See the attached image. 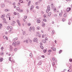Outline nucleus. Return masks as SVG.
I'll use <instances>...</instances> for the list:
<instances>
[{"label": "nucleus", "mask_w": 72, "mask_h": 72, "mask_svg": "<svg viewBox=\"0 0 72 72\" xmlns=\"http://www.w3.org/2000/svg\"><path fill=\"white\" fill-rule=\"evenodd\" d=\"M10 50H11V51H12V50H13V48H12L11 47H10Z\"/></svg>", "instance_id": "obj_40"}, {"label": "nucleus", "mask_w": 72, "mask_h": 72, "mask_svg": "<svg viewBox=\"0 0 72 72\" xmlns=\"http://www.w3.org/2000/svg\"><path fill=\"white\" fill-rule=\"evenodd\" d=\"M29 31H32V27L30 26L29 28Z\"/></svg>", "instance_id": "obj_16"}, {"label": "nucleus", "mask_w": 72, "mask_h": 72, "mask_svg": "<svg viewBox=\"0 0 72 72\" xmlns=\"http://www.w3.org/2000/svg\"><path fill=\"white\" fill-rule=\"evenodd\" d=\"M51 12H50L48 14V15L49 17H50V15H51Z\"/></svg>", "instance_id": "obj_15"}, {"label": "nucleus", "mask_w": 72, "mask_h": 72, "mask_svg": "<svg viewBox=\"0 0 72 72\" xmlns=\"http://www.w3.org/2000/svg\"><path fill=\"white\" fill-rule=\"evenodd\" d=\"M10 14L9 13H8L6 15V18H9V20H10Z\"/></svg>", "instance_id": "obj_3"}, {"label": "nucleus", "mask_w": 72, "mask_h": 72, "mask_svg": "<svg viewBox=\"0 0 72 72\" xmlns=\"http://www.w3.org/2000/svg\"><path fill=\"white\" fill-rule=\"evenodd\" d=\"M11 59H12L11 57H10L9 58V60L10 61H12V60Z\"/></svg>", "instance_id": "obj_33"}, {"label": "nucleus", "mask_w": 72, "mask_h": 72, "mask_svg": "<svg viewBox=\"0 0 72 72\" xmlns=\"http://www.w3.org/2000/svg\"><path fill=\"white\" fill-rule=\"evenodd\" d=\"M28 26H30L31 25V23H29L28 24Z\"/></svg>", "instance_id": "obj_43"}, {"label": "nucleus", "mask_w": 72, "mask_h": 72, "mask_svg": "<svg viewBox=\"0 0 72 72\" xmlns=\"http://www.w3.org/2000/svg\"><path fill=\"white\" fill-rule=\"evenodd\" d=\"M2 27H3V24H0V28H2Z\"/></svg>", "instance_id": "obj_20"}, {"label": "nucleus", "mask_w": 72, "mask_h": 72, "mask_svg": "<svg viewBox=\"0 0 72 72\" xmlns=\"http://www.w3.org/2000/svg\"><path fill=\"white\" fill-rule=\"evenodd\" d=\"M11 24L12 25V26H14V23H13L12 22L11 23Z\"/></svg>", "instance_id": "obj_47"}, {"label": "nucleus", "mask_w": 72, "mask_h": 72, "mask_svg": "<svg viewBox=\"0 0 72 72\" xmlns=\"http://www.w3.org/2000/svg\"><path fill=\"white\" fill-rule=\"evenodd\" d=\"M19 2L20 3H22V4H23L24 3V2H23L22 0H19Z\"/></svg>", "instance_id": "obj_19"}, {"label": "nucleus", "mask_w": 72, "mask_h": 72, "mask_svg": "<svg viewBox=\"0 0 72 72\" xmlns=\"http://www.w3.org/2000/svg\"><path fill=\"white\" fill-rule=\"evenodd\" d=\"M3 20L4 22H5V21H6V19H5V18H4Z\"/></svg>", "instance_id": "obj_49"}, {"label": "nucleus", "mask_w": 72, "mask_h": 72, "mask_svg": "<svg viewBox=\"0 0 72 72\" xmlns=\"http://www.w3.org/2000/svg\"><path fill=\"white\" fill-rule=\"evenodd\" d=\"M48 9L49 11H50V6H48Z\"/></svg>", "instance_id": "obj_12"}, {"label": "nucleus", "mask_w": 72, "mask_h": 72, "mask_svg": "<svg viewBox=\"0 0 72 72\" xmlns=\"http://www.w3.org/2000/svg\"><path fill=\"white\" fill-rule=\"evenodd\" d=\"M18 40V38H14V40L15 41V40Z\"/></svg>", "instance_id": "obj_27"}, {"label": "nucleus", "mask_w": 72, "mask_h": 72, "mask_svg": "<svg viewBox=\"0 0 72 72\" xmlns=\"http://www.w3.org/2000/svg\"><path fill=\"white\" fill-rule=\"evenodd\" d=\"M62 50H60L59 52V54H60V53H62Z\"/></svg>", "instance_id": "obj_29"}, {"label": "nucleus", "mask_w": 72, "mask_h": 72, "mask_svg": "<svg viewBox=\"0 0 72 72\" xmlns=\"http://www.w3.org/2000/svg\"><path fill=\"white\" fill-rule=\"evenodd\" d=\"M44 18H46V15H44Z\"/></svg>", "instance_id": "obj_62"}, {"label": "nucleus", "mask_w": 72, "mask_h": 72, "mask_svg": "<svg viewBox=\"0 0 72 72\" xmlns=\"http://www.w3.org/2000/svg\"><path fill=\"white\" fill-rule=\"evenodd\" d=\"M47 51L46 50H43V52L44 53H45Z\"/></svg>", "instance_id": "obj_25"}, {"label": "nucleus", "mask_w": 72, "mask_h": 72, "mask_svg": "<svg viewBox=\"0 0 72 72\" xmlns=\"http://www.w3.org/2000/svg\"><path fill=\"white\" fill-rule=\"evenodd\" d=\"M37 23H40V22H41V21L40 20H38L37 21Z\"/></svg>", "instance_id": "obj_18"}, {"label": "nucleus", "mask_w": 72, "mask_h": 72, "mask_svg": "<svg viewBox=\"0 0 72 72\" xmlns=\"http://www.w3.org/2000/svg\"><path fill=\"white\" fill-rule=\"evenodd\" d=\"M5 17V15L4 14H3L1 16V17L2 18H4V17Z\"/></svg>", "instance_id": "obj_10"}, {"label": "nucleus", "mask_w": 72, "mask_h": 72, "mask_svg": "<svg viewBox=\"0 0 72 72\" xmlns=\"http://www.w3.org/2000/svg\"><path fill=\"white\" fill-rule=\"evenodd\" d=\"M64 17H67V14L66 13L64 15Z\"/></svg>", "instance_id": "obj_23"}, {"label": "nucleus", "mask_w": 72, "mask_h": 72, "mask_svg": "<svg viewBox=\"0 0 72 72\" xmlns=\"http://www.w3.org/2000/svg\"><path fill=\"white\" fill-rule=\"evenodd\" d=\"M69 60L70 61V62H72V59H71V58H70L69 59Z\"/></svg>", "instance_id": "obj_41"}, {"label": "nucleus", "mask_w": 72, "mask_h": 72, "mask_svg": "<svg viewBox=\"0 0 72 72\" xmlns=\"http://www.w3.org/2000/svg\"><path fill=\"white\" fill-rule=\"evenodd\" d=\"M38 36H39V37H41V35L40 34H38Z\"/></svg>", "instance_id": "obj_50"}, {"label": "nucleus", "mask_w": 72, "mask_h": 72, "mask_svg": "<svg viewBox=\"0 0 72 72\" xmlns=\"http://www.w3.org/2000/svg\"><path fill=\"white\" fill-rule=\"evenodd\" d=\"M9 10H8V9L5 10V12H8V11H9Z\"/></svg>", "instance_id": "obj_26"}, {"label": "nucleus", "mask_w": 72, "mask_h": 72, "mask_svg": "<svg viewBox=\"0 0 72 72\" xmlns=\"http://www.w3.org/2000/svg\"><path fill=\"white\" fill-rule=\"evenodd\" d=\"M53 11L54 12H56L57 11V10L56 9V8H55L54 9H53Z\"/></svg>", "instance_id": "obj_37"}, {"label": "nucleus", "mask_w": 72, "mask_h": 72, "mask_svg": "<svg viewBox=\"0 0 72 72\" xmlns=\"http://www.w3.org/2000/svg\"><path fill=\"white\" fill-rule=\"evenodd\" d=\"M29 41L30 43L32 42V40H29Z\"/></svg>", "instance_id": "obj_53"}, {"label": "nucleus", "mask_w": 72, "mask_h": 72, "mask_svg": "<svg viewBox=\"0 0 72 72\" xmlns=\"http://www.w3.org/2000/svg\"><path fill=\"white\" fill-rule=\"evenodd\" d=\"M13 23H15V21H12Z\"/></svg>", "instance_id": "obj_58"}, {"label": "nucleus", "mask_w": 72, "mask_h": 72, "mask_svg": "<svg viewBox=\"0 0 72 72\" xmlns=\"http://www.w3.org/2000/svg\"><path fill=\"white\" fill-rule=\"evenodd\" d=\"M62 21L63 22H64L65 21V19H62Z\"/></svg>", "instance_id": "obj_46"}, {"label": "nucleus", "mask_w": 72, "mask_h": 72, "mask_svg": "<svg viewBox=\"0 0 72 72\" xmlns=\"http://www.w3.org/2000/svg\"><path fill=\"white\" fill-rule=\"evenodd\" d=\"M45 39V40H48V38L47 37H46Z\"/></svg>", "instance_id": "obj_60"}, {"label": "nucleus", "mask_w": 72, "mask_h": 72, "mask_svg": "<svg viewBox=\"0 0 72 72\" xmlns=\"http://www.w3.org/2000/svg\"><path fill=\"white\" fill-rule=\"evenodd\" d=\"M40 45H43L42 43H41V42H40Z\"/></svg>", "instance_id": "obj_59"}, {"label": "nucleus", "mask_w": 72, "mask_h": 72, "mask_svg": "<svg viewBox=\"0 0 72 72\" xmlns=\"http://www.w3.org/2000/svg\"><path fill=\"white\" fill-rule=\"evenodd\" d=\"M7 29L8 30H9V32H11L12 31V30H13V28H12V27H10V26H8L7 27Z\"/></svg>", "instance_id": "obj_2"}, {"label": "nucleus", "mask_w": 72, "mask_h": 72, "mask_svg": "<svg viewBox=\"0 0 72 72\" xmlns=\"http://www.w3.org/2000/svg\"><path fill=\"white\" fill-rule=\"evenodd\" d=\"M40 47L41 49H42V50L44 49V47H43V46H42V45H40Z\"/></svg>", "instance_id": "obj_13"}, {"label": "nucleus", "mask_w": 72, "mask_h": 72, "mask_svg": "<svg viewBox=\"0 0 72 72\" xmlns=\"http://www.w3.org/2000/svg\"><path fill=\"white\" fill-rule=\"evenodd\" d=\"M32 29L33 31H35V27L34 26L32 28Z\"/></svg>", "instance_id": "obj_22"}, {"label": "nucleus", "mask_w": 72, "mask_h": 72, "mask_svg": "<svg viewBox=\"0 0 72 72\" xmlns=\"http://www.w3.org/2000/svg\"><path fill=\"white\" fill-rule=\"evenodd\" d=\"M3 58H1L0 59V62H3Z\"/></svg>", "instance_id": "obj_17"}, {"label": "nucleus", "mask_w": 72, "mask_h": 72, "mask_svg": "<svg viewBox=\"0 0 72 72\" xmlns=\"http://www.w3.org/2000/svg\"><path fill=\"white\" fill-rule=\"evenodd\" d=\"M31 1H28V6H30V5L31 4Z\"/></svg>", "instance_id": "obj_7"}, {"label": "nucleus", "mask_w": 72, "mask_h": 72, "mask_svg": "<svg viewBox=\"0 0 72 72\" xmlns=\"http://www.w3.org/2000/svg\"><path fill=\"white\" fill-rule=\"evenodd\" d=\"M49 10H46V13H48L49 12Z\"/></svg>", "instance_id": "obj_52"}, {"label": "nucleus", "mask_w": 72, "mask_h": 72, "mask_svg": "<svg viewBox=\"0 0 72 72\" xmlns=\"http://www.w3.org/2000/svg\"><path fill=\"white\" fill-rule=\"evenodd\" d=\"M45 23H43V24H42V27H44V26H45Z\"/></svg>", "instance_id": "obj_44"}, {"label": "nucleus", "mask_w": 72, "mask_h": 72, "mask_svg": "<svg viewBox=\"0 0 72 72\" xmlns=\"http://www.w3.org/2000/svg\"><path fill=\"white\" fill-rule=\"evenodd\" d=\"M42 38H44L45 37V35L44 34L42 35Z\"/></svg>", "instance_id": "obj_38"}, {"label": "nucleus", "mask_w": 72, "mask_h": 72, "mask_svg": "<svg viewBox=\"0 0 72 72\" xmlns=\"http://www.w3.org/2000/svg\"><path fill=\"white\" fill-rule=\"evenodd\" d=\"M20 12H23V10L22 9H21L20 10Z\"/></svg>", "instance_id": "obj_55"}, {"label": "nucleus", "mask_w": 72, "mask_h": 72, "mask_svg": "<svg viewBox=\"0 0 72 72\" xmlns=\"http://www.w3.org/2000/svg\"><path fill=\"white\" fill-rule=\"evenodd\" d=\"M54 33H55V31L53 30L52 32V35H53Z\"/></svg>", "instance_id": "obj_30"}, {"label": "nucleus", "mask_w": 72, "mask_h": 72, "mask_svg": "<svg viewBox=\"0 0 72 72\" xmlns=\"http://www.w3.org/2000/svg\"><path fill=\"white\" fill-rule=\"evenodd\" d=\"M14 15H17V14H16V12H14Z\"/></svg>", "instance_id": "obj_42"}, {"label": "nucleus", "mask_w": 72, "mask_h": 72, "mask_svg": "<svg viewBox=\"0 0 72 72\" xmlns=\"http://www.w3.org/2000/svg\"><path fill=\"white\" fill-rule=\"evenodd\" d=\"M13 5H15V3H13Z\"/></svg>", "instance_id": "obj_61"}, {"label": "nucleus", "mask_w": 72, "mask_h": 72, "mask_svg": "<svg viewBox=\"0 0 72 72\" xmlns=\"http://www.w3.org/2000/svg\"><path fill=\"white\" fill-rule=\"evenodd\" d=\"M17 50H18L17 49L15 48L14 50V51H17Z\"/></svg>", "instance_id": "obj_35"}, {"label": "nucleus", "mask_w": 72, "mask_h": 72, "mask_svg": "<svg viewBox=\"0 0 72 72\" xmlns=\"http://www.w3.org/2000/svg\"><path fill=\"white\" fill-rule=\"evenodd\" d=\"M19 44H20V42L19 41H18L17 42H14L12 43V45L13 46L15 47L17 46V45H19Z\"/></svg>", "instance_id": "obj_1"}, {"label": "nucleus", "mask_w": 72, "mask_h": 72, "mask_svg": "<svg viewBox=\"0 0 72 72\" xmlns=\"http://www.w3.org/2000/svg\"><path fill=\"white\" fill-rule=\"evenodd\" d=\"M42 42L43 43H46V41L45 40H42Z\"/></svg>", "instance_id": "obj_24"}, {"label": "nucleus", "mask_w": 72, "mask_h": 72, "mask_svg": "<svg viewBox=\"0 0 72 72\" xmlns=\"http://www.w3.org/2000/svg\"><path fill=\"white\" fill-rule=\"evenodd\" d=\"M51 49L53 50V51H56V48H53V47H51Z\"/></svg>", "instance_id": "obj_9"}, {"label": "nucleus", "mask_w": 72, "mask_h": 72, "mask_svg": "<svg viewBox=\"0 0 72 72\" xmlns=\"http://www.w3.org/2000/svg\"><path fill=\"white\" fill-rule=\"evenodd\" d=\"M43 20L44 22H46L47 21V20H46V19H43Z\"/></svg>", "instance_id": "obj_32"}, {"label": "nucleus", "mask_w": 72, "mask_h": 72, "mask_svg": "<svg viewBox=\"0 0 72 72\" xmlns=\"http://www.w3.org/2000/svg\"><path fill=\"white\" fill-rule=\"evenodd\" d=\"M26 43H28V40H26Z\"/></svg>", "instance_id": "obj_54"}, {"label": "nucleus", "mask_w": 72, "mask_h": 72, "mask_svg": "<svg viewBox=\"0 0 72 72\" xmlns=\"http://www.w3.org/2000/svg\"><path fill=\"white\" fill-rule=\"evenodd\" d=\"M27 16H24V18L25 19H27Z\"/></svg>", "instance_id": "obj_36"}, {"label": "nucleus", "mask_w": 72, "mask_h": 72, "mask_svg": "<svg viewBox=\"0 0 72 72\" xmlns=\"http://www.w3.org/2000/svg\"><path fill=\"white\" fill-rule=\"evenodd\" d=\"M71 8L68 7L67 10L66 11H67V12H69L70 10H71Z\"/></svg>", "instance_id": "obj_5"}, {"label": "nucleus", "mask_w": 72, "mask_h": 72, "mask_svg": "<svg viewBox=\"0 0 72 72\" xmlns=\"http://www.w3.org/2000/svg\"><path fill=\"white\" fill-rule=\"evenodd\" d=\"M1 55L2 56L4 55V52H2L1 53Z\"/></svg>", "instance_id": "obj_31"}, {"label": "nucleus", "mask_w": 72, "mask_h": 72, "mask_svg": "<svg viewBox=\"0 0 72 72\" xmlns=\"http://www.w3.org/2000/svg\"><path fill=\"white\" fill-rule=\"evenodd\" d=\"M37 30H39L40 29V27H39V26L37 27Z\"/></svg>", "instance_id": "obj_34"}, {"label": "nucleus", "mask_w": 72, "mask_h": 72, "mask_svg": "<svg viewBox=\"0 0 72 72\" xmlns=\"http://www.w3.org/2000/svg\"><path fill=\"white\" fill-rule=\"evenodd\" d=\"M37 40H38L37 39V38H35L33 39V41L34 42H36V41H37Z\"/></svg>", "instance_id": "obj_4"}, {"label": "nucleus", "mask_w": 72, "mask_h": 72, "mask_svg": "<svg viewBox=\"0 0 72 72\" xmlns=\"http://www.w3.org/2000/svg\"><path fill=\"white\" fill-rule=\"evenodd\" d=\"M34 6H32L30 8V9L31 10H33V7Z\"/></svg>", "instance_id": "obj_8"}, {"label": "nucleus", "mask_w": 72, "mask_h": 72, "mask_svg": "<svg viewBox=\"0 0 72 72\" xmlns=\"http://www.w3.org/2000/svg\"><path fill=\"white\" fill-rule=\"evenodd\" d=\"M55 62H53L52 63V65L53 66H54V64H55Z\"/></svg>", "instance_id": "obj_39"}, {"label": "nucleus", "mask_w": 72, "mask_h": 72, "mask_svg": "<svg viewBox=\"0 0 72 72\" xmlns=\"http://www.w3.org/2000/svg\"><path fill=\"white\" fill-rule=\"evenodd\" d=\"M17 22L18 23L19 26H21V23H20V22H19V20H17Z\"/></svg>", "instance_id": "obj_6"}, {"label": "nucleus", "mask_w": 72, "mask_h": 72, "mask_svg": "<svg viewBox=\"0 0 72 72\" xmlns=\"http://www.w3.org/2000/svg\"><path fill=\"white\" fill-rule=\"evenodd\" d=\"M1 6L2 8H4L5 6V4H1Z\"/></svg>", "instance_id": "obj_11"}, {"label": "nucleus", "mask_w": 72, "mask_h": 72, "mask_svg": "<svg viewBox=\"0 0 72 72\" xmlns=\"http://www.w3.org/2000/svg\"><path fill=\"white\" fill-rule=\"evenodd\" d=\"M51 6H53V3H52L51 5Z\"/></svg>", "instance_id": "obj_63"}, {"label": "nucleus", "mask_w": 72, "mask_h": 72, "mask_svg": "<svg viewBox=\"0 0 72 72\" xmlns=\"http://www.w3.org/2000/svg\"><path fill=\"white\" fill-rule=\"evenodd\" d=\"M20 8L19 7H17L16 8V10L18 11H19V10Z\"/></svg>", "instance_id": "obj_14"}, {"label": "nucleus", "mask_w": 72, "mask_h": 72, "mask_svg": "<svg viewBox=\"0 0 72 72\" xmlns=\"http://www.w3.org/2000/svg\"><path fill=\"white\" fill-rule=\"evenodd\" d=\"M23 34L24 35L26 33V32L25 31H23Z\"/></svg>", "instance_id": "obj_45"}, {"label": "nucleus", "mask_w": 72, "mask_h": 72, "mask_svg": "<svg viewBox=\"0 0 72 72\" xmlns=\"http://www.w3.org/2000/svg\"><path fill=\"white\" fill-rule=\"evenodd\" d=\"M36 8H37V9H39V6H37L36 7Z\"/></svg>", "instance_id": "obj_56"}, {"label": "nucleus", "mask_w": 72, "mask_h": 72, "mask_svg": "<svg viewBox=\"0 0 72 72\" xmlns=\"http://www.w3.org/2000/svg\"><path fill=\"white\" fill-rule=\"evenodd\" d=\"M52 59L53 60H55V58L54 57H53L52 58Z\"/></svg>", "instance_id": "obj_57"}, {"label": "nucleus", "mask_w": 72, "mask_h": 72, "mask_svg": "<svg viewBox=\"0 0 72 72\" xmlns=\"http://www.w3.org/2000/svg\"><path fill=\"white\" fill-rule=\"evenodd\" d=\"M5 37H6L5 36V35L3 36V39H5Z\"/></svg>", "instance_id": "obj_51"}, {"label": "nucleus", "mask_w": 72, "mask_h": 72, "mask_svg": "<svg viewBox=\"0 0 72 72\" xmlns=\"http://www.w3.org/2000/svg\"><path fill=\"white\" fill-rule=\"evenodd\" d=\"M48 52L49 53H50V52H51L52 51H51V50H49V51H48Z\"/></svg>", "instance_id": "obj_48"}, {"label": "nucleus", "mask_w": 72, "mask_h": 72, "mask_svg": "<svg viewBox=\"0 0 72 72\" xmlns=\"http://www.w3.org/2000/svg\"><path fill=\"white\" fill-rule=\"evenodd\" d=\"M17 15H18V17H20V14H19V13H17Z\"/></svg>", "instance_id": "obj_21"}, {"label": "nucleus", "mask_w": 72, "mask_h": 72, "mask_svg": "<svg viewBox=\"0 0 72 72\" xmlns=\"http://www.w3.org/2000/svg\"><path fill=\"white\" fill-rule=\"evenodd\" d=\"M30 57H32V53H31L30 54Z\"/></svg>", "instance_id": "obj_28"}, {"label": "nucleus", "mask_w": 72, "mask_h": 72, "mask_svg": "<svg viewBox=\"0 0 72 72\" xmlns=\"http://www.w3.org/2000/svg\"><path fill=\"white\" fill-rule=\"evenodd\" d=\"M35 4H36V5H37V2H35Z\"/></svg>", "instance_id": "obj_64"}]
</instances>
